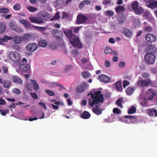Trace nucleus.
Instances as JSON below:
<instances>
[{
    "label": "nucleus",
    "instance_id": "nucleus-17",
    "mask_svg": "<svg viewBox=\"0 0 157 157\" xmlns=\"http://www.w3.org/2000/svg\"><path fill=\"white\" fill-rule=\"evenodd\" d=\"M123 33L126 37L128 38H131L132 35V31L128 29H124L123 30Z\"/></svg>",
    "mask_w": 157,
    "mask_h": 157
},
{
    "label": "nucleus",
    "instance_id": "nucleus-38",
    "mask_svg": "<svg viewBox=\"0 0 157 157\" xmlns=\"http://www.w3.org/2000/svg\"><path fill=\"white\" fill-rule=\"evenodd\" d=\"M136 111V108L134 106H132L128 110V113L129 114H133L135 113Z\"/></svg>",
    "mask_w": 157,
    "mask_h": 157
},
{
    "label": "nucleus",
    "instance_id": "nucleus-55",
    "mask_svg": "<svg viewBox=\"0 0 157 157\" xmlns=\"http://www.w3.org/2000/svg\"><path fill=\"white\" fill-rule=\"evenodd\" d=\"M121 112V110L117 108H114L113 109V112L114 114H118Z\"/></svg>",
    "mask_w": 157,
    "mask_h": 157
},
{
    "label": "nucleus",
    "instance_id": "nucleus-52",
    "mask_svg": "<svg viewBox=\"0 0 157 157\" xmlns=\"http://www.w3.org/2000/svg\"><path fill=\"white\" fill-rule=\"evenodd\" d=\"M144 32H151L152 31V28L151 26L147 27L144 29Z\"/></svg>",
    "mask_w": 157,
    "mask_h": 157
},
{
    "label": "nucleus",
    "instance_id": "nucleus-36",
    "mask_svg": "<svg viewBox=\"0 0 157 157\" xmlns=\"http://www.w3.org/2000/svg\"><path fill=\"white\" fill-rule=\"evenodd\" d=\"M30 21L32 23L39 24V18L37 17H31L29 18Z\"/></svg>",
    "mask_w": 157,
    "mask_h": 157
},
{
    "label": "nucleus",
    "instance_id": "nucleus-7",
    "mask_svg": "<svg viewBox=\"0 0 157 157\" xmlns=\"http://www.w3.org/2000/svg\"><path fill=\"white\" fill-rule=\"evenodd\" d=\"M52 35L57 39H61L63 37V33L57 29H55L52 31Z\"/></svg>",
    "mask_w": 157,
    "mask_h": 157
},
{
    "label": "nucleus",
    "instance_id": "nucleus-40",
    "mask_svg": "<svg viewBox=\"0 0 157 157\" xmlns=\"http://www.w3.org/2000/svg\"><path fill=\"white\" fill-rule=\"evenodd\" d=\"M49 46L52 49L54 50L57 48V45L56 42L52 41L49 44Z\"/></svg>",
    "mask_w": 157,
    "mask_h": 157
},
{
    "label": "nucleus",
    "instance_id": "nucleus-57",
    "mask_svg": "<svg viewBox=\"0 0 157 157\" xmlns=\"http://www.w3.org/2000/svg\"><path fill=\"white\" fill-rule=\"evenodd\" d=\"M130 82L126 80H124L123 81V86L124 88H125L126 86L129 85Z\"/></svg>",
    "mask_w": 157,
    "mask_h": 157
},
{
    "label": "nucleus",
    "instance_id": "nucleus-16",
    "mask_svg": "<svg viewBox=\"0 0 157 157\" xmlns=\"http://www.w3.org/2000/svg\"><path fill=\"white\" fill-rule=\"evenodd\" d=\"M20 22L23 24L25 28L28 29H32V25L30 23L28 22L27 21L23 19L20 20Z\"/></svg>",
    "mask_w": 157,
    "mask_h": 157
},
{
    "label": "nucleus",
    "instance_id": "nucleus-24",
    "mask_svg": "<svg viewBox=\"0 0 157 157\" xmlns=\"http://www.w3.org/2000/svg\"><path fill=\"white\" fill-rule=\"evenodd\" d=\"M10 28L13 30L17 32L19 28L17 26L15 23L13 22H12L9 24Z\"/></svg>",
    "mask_w": 157,
    "mask_h": 157
},
{
    "label": "nucleus",
    "instance_id": "nucleus-61",
    "mask_svg": "<svg viewBox=\"0 0 157 157\" xmlns=\"http://www.w3.org/2000/svg\"><path fill=\"white\" fill-rule=\"evenodd\" d=\"M2 69L4 71V72L5 73H7L8 72V69L6 66H3Z\"/></svg>",
    "mask_w": 157,
    "mask_h": 157
},
{
    "label": "nucleus",
    "instance_id": "nucleus-28",
    "mask_svg": "<svg viewBox=\"0 0 157 157\" xmlns=\"http://www.w3.org/2000/svg\"><path fill=\"white\" fill-rule=\"evenodd\" d=\"M144 11L143 8L141 7H138L134 11L135 13L136 14L140 15L142 14Z\"/></svg>",
    "mask_w": 157,
    "mask_h": 157
},
{
    "label": "nucleus",
    "instance_id": "nucleus-54",
    "mask_svg": "<svg viewBox=\"0 0 157 157\" xmlns=\"http://www.w3.org/2000/svg\"><path fill=\"white\" fill-rule=\"evenodd\" d=\"M53 86H59L60 87V89H59V90H60L61 89H64V87L61 84H58L57 83H56V82H54L52 83Z\"/></svg>",
    "mask_w": 157,
    "mask_h": 157
},
{
    "label": "nucleus",
    "instance_id": "nucleus-60",
    "mask_svg": "<svg viewBox=\"0 0 157 157\" xmlns=\"http://www.w3.org/2000/svg\"><path fill=\"white\" fill-rule=\"evenodd\" d=\"M106 14L110 16H112L114 15V13L111 10L108 11L106 12Z\"/></svg>",
    "mask_w": 157,
    "mask_h": 157
},
{
    "label": "nucleus",
    "instance_id": "nucleus-30",
    "mask_svg": "<svg viewBox=\"0 0 157 157\" xmlns=\"http://www.w3.org/2000/svg\"><path fill=\"white\" fill-rule=\"evenodd\" d=\"M92 111L94 113L97 115H100L102 113L100 108L98 107L93 108Z\"/></svg>",
    "mask_w": 157,
    "mask_h": 157
},
{
    "label": "nucleus",
    "instance_id": "nucleus-11",
    "mask_svg": "<svg viewBox=\"0 0 157 157\" xmlns=\"http://www.w3.org/2000/svg\"><path fill=\"white\" fill-rule=\"evenodd\" d=\"M87 84L86 83L83 82L82 84L78 86L76 88L78 93H82L86 90Z\"/></svg>",
    "mask_w": 157,
    "mask_h": 157
},
{
    "label": "nucleus",
    "instance_id": "nucleus-18",
    "mask_svg": "<svg viewBox=\"0 0 157 157\" xmlns=\"http://www.w3.org/2000/svg\"><path fill=\"white\" fill-rule=\"evenodd\" d=\"M146 6L148 8L153 10L155 8H157V2L152 0V1H151L150 3L146 5Z\"/></svg>",
    "mask_w": 157,
    "mask_h": 157
},
{
    "label": "nucleus",
    "instance_id": "nucleus-53",
    "mask_svg": "<svg viewBox=\"0 0 157 157\" xmlns=\"http://www.w3.org/2000/svg\"><path fill=\"white\" fill-rule=\"evenodd\" d=\"M27 8L29 10L32 12H34L37 10L36 8L32 6L27 7Z\"/></svg>",
    "mask_w": 157,
    "mask_h": 157
},
{
    "label": "nucleus",
    "instance_id": "nucleus-63",
    "mask_svg": "<svg viewBox=\"0 0 157 157\" xmlns=\"http://www.w3.org/2000/svg\"><path fill=\"white\" fill-rule=\"evenodd\" d=\"M125 65V63L124 62H121L118 64V66L120 67H122Z\"/></svg>",
    "mask_w": 157,
    "mask_h": 157
},
{
    "label": "nucleus",
    "instance_id": "nucleus-1",
    "mask_svg": "<svg viewBox=\"0 0 157 157\" xmlns=\"http://www.w3.org/2000/svg\"><path fill=\"white\" fill-rule=\"evenodd\" d=\"M79 29V27H73L69 29L64 30L63 33L74 47L81 48H82V45L80 43L78 37L72 33V32L76 33Z\"/></svg>",
    "mask_w": 157,
    "mask_h": 157
},
{
    "label": "nucleus",
    "instance_id": "nucleus-59",
    "mask_svg": "<svg viewBox=\"0 0 157 157\" xmlns=\"http://www.w3.org/2000/svg\"><path fill=\"white\" fill-rule=\"evenodd\" d=\"M13 91L15 93L19 94L21 93V91L20 90L17 88H15L13 90Z\"/></svg>",
    "mask_w": 157,
    "mask_h": 157
},
{
    "label": "nucleus",
    "instance_id": "nucleus-22",
    "mask_svg": "<svg viewBox=\"0 0 157 157\" xmlns=\"http://www.w3.org/2000/svg\"><path fill=\"white\" fill-rule=\"evenodd\" d=\"M148 114L150 116L157 117V110L153 109H150L148 111Z\"/></svg>",
    "mask_w": 157,
    "mask_h": 157
},
{
    "label": "nucleus",
    "instance_id": "nucleus-47",
    "mask_svg": "<svg viewBox=\"0 0 157 157\" xmlns=\"http://www.w3.org/2000/svg\"><path fill=\"white\" fill-rule=\"evenodd\" d=\"M112 49L110 48L106 47L105 50V54H109L112 53Z\"/></svg>",
    "mask_w": 157,
    "mask_h": 157
},
{
    "label": "nucleus",
    "instance_id": "nucleus-14",
    "mask_svg": "<svg viewBox=\"0 0 157 157\" xmlns=\"http://www.w3.org/2000/svg\"><path fill=\"white\" fill-rule=\"evenodd\" d=\"M146 97L147 99L152 100L154 95H155V93L154 92L152 89H149L147 92Z\"/></svg>",
    "mask_w": 157,
    "mask_h": 157
},
{
    "label": "nucleus",
    "instance_id": "nucleus-35",
    "mask_svg": "<svg viewBox=\"0 0 157 157\" xmlns=\"http://www.w3.org/2000/svg\"><path fill=\"white\" fill-rule=\"evenodd\" d=\"M124 117L129 119L132 122H133L137 119V117L133 116L126 115L124 116Z\"/></svg>",
    "mask_w": 157,
    "mask_h": 157
},
{
    "label": "nucleus",
    "instance_id": "nucleus-39",
    "mask_svg": "<svg viewBox=\"0 0 157 157\" xmlns=\"http://www.w3.org/2000/svg\"><path fill=\"white\" fill-rule=\"evenodd\" d=\"M116 87V89L119 90L121 91L122 90V88L121 86V81H119L117 82L115 85Z\"/></svg>",
    "mask_w": 157,
    "mask_h": 157
},
{
    "label": "nucleus",
    "instance_id": "nucleus-8",
    "mask_svg": "<svg viewBox=\"0 0 157 157\" xmlns=\"http://www.w3.org/2000/svg\"><path fill=\"white\" fill-rule=\"evenodd\" d=\"M33 86L34 89L35 90H37L39 88L38 84L35 80H32L31 84H27L26 86L27 88L30 91H32L33 90Z\"/></svg>",
    "mask_w": 157,
    "mask_h": 157
},
{
    "label": "nucleus",
    "instance_id": "nucleus-33",
    "mask_svg": "<svg viewBox=\"0 0 157 157\" xmlns=\"http://www.w3.org/2000/svg\"><path fill=\"white\" fill-rule=\"evenodd\" d=\"M90 2L89 0H83L80 2L79 5V8L82 9L85 4H90Z\"/></svg>",
    "mask_w": 157,
    "mask_h": 157
},
{
    "label": "nucleus",
    "instance_id": "nucleus-43",
    "mask_svg": "<svg viewBox=\"0 0 157 157\" xmlns=\"http://www.w3.org/2000/svg\"><path fill=\"white\" fill-rule=\"evenodd\" d=\"M47 45V43L45 40H40V47L45 48Z\"/></svg>",
    "mask_w": 157,
    "mask_h": 157
},
{
    "label": "nucleus",
    "instance_id": "nucleus-37",
    "mask_svg": "<svg viewBox=\"0 0 157 157\" xmlns=\"http://www.w3.org/2000/svg\"><path fill=\"white\" fill-rule=\"evenodd\" d=\"M6 26L5 24L2 23H0V33H3L5 31Z\"/></svg>",
    "mask_w": 157,
    "mask_h": 157
},
{
    "label": "nucleus",
    "instance_id": "nucleus-56",
    "mask_svg": "<svg viewBox=\"0 0 157 157\" xmlns=\"http://www.w3.org/2000/svg\"><path fill=\"white\" fill-rule=\"evenodd\" d=\"M89 61V60L87 58H83L81 60L82 63L84 64L88 63Z\"/></svg>",
    "mask_w": 157,
    "mask_h": 157
},
{
    "label": "nucleus",
    "instance_id": "nucleus-45",
    "mask_svg": "<svg viewBox=\"0 0 157 157\" xmlns=\"http://www.w3.org/2000/svg\"><path fill=\"white\" fill-rule=\"evenodd\" d=\"M9 11V9L5 7L0 8V13H7Z\"/></svg>",
    "mask_w": 157,
    "mask_h": 157
},
{
    "label": "nucleus",
    "instance_id": "nucleus-3",
    "mask_svg": "<svg viewBox=\"0 0 157 157\" xmlns=\"http://www.w3.org/2000/svg\"><path fill=\"white\" fill-rule=\"evenodd\" d=\"M145 62L148 64H152L154 63L155 60V56L150 53H147L144 56Z\"/></svg>",
    "mask_w": 157,
    "mask_h": 157
},
{
    "label": "nucleus",
    "instance_id": "nucleus-4",
    "mask_svg": "<svg viewBox=\"0 0 157 157\" xmlns=\"http://www.w3.org/2000/svg\"><path fill=\"white\" fill-rule=\"evenodd\" d=\"M87 17L83 14H79L77 17L76 24L79 25L85 23L87 20Z\"/></svg>",
    "mask_w": 157,
    "mask_h": 157
},
{
    "label": "nucleus",
    "instance_id": "nucleus-44",
    "mask_svg": "<svg viewBox=\"0 0 157 157\" xmlns=\"http://www.w3.org/2000/svg\"><path fill=\"white\" fill-rule=\"evenodd\" d=\"M21 5L20 4L16 3L13 6V9L15 10H20L21 8Z\"/></svg>",
    "mask_w": 157,
    "mask_h": 157
},
{
    "label": "nucleus",
    "instance_id": "nucleus-26",
    "mask_svg": "<svg viewBox=\"0 0 157 157\" xmlns=\"http://www.w3.org/2000/svg\"><path fill=\"white\" fill-rule=\"evenodd\" d=\"M14 43L15 44H18L21 43V37H19L18 36H16L14 37L13 38L12 37Z\"/></svg>",
    "mask_w": 157,
    "mask_h": 157
},
{
    "label": "nucleus",
    "instance_id": "nucleus-42",
    "mask_svg": "<svg viewBox=\"0 0 157 157\" xmlns=\"http://www.w3.org/2000/svg\"><path fill=\"white\" fill-rule=\"evenodd\" d=\"M49 14L48 13H45L44 14H42V12H40V24L43 22V20L41 19V17H48Z\"/></svg>",
    "mask_w": 157,
    "mask_h": 157
},
{
    "label": "nucleus",
    "instance_id": "nucleus-46",
    "mask_svg": "<svg viewBox=\"0 0 157 157\" xmlns=\"http://www.w3.org/2000/svg\"><path fill=\"white\" fill-rule=\"evenodd\" d=\"M143 16L147 18H148L151 17V15L149 11L146 10L144 13Z\"/></svg>",
    "mask_w": 157,
    "mask_h": 157
},
{
    "label": "nucleus",
    "instance_id": "nucleus-62",
    "mask_svg": "<svg viewBox=\"0 0 157 157\" xmlns=\"http://www.w3.org/2000/svg\"><path fill=\"white\" fill-rule=\"evenodd\" d=\"M31 96L34 99H36L37 98V95L35 93H30Z\"/></svg>",
    "mask_w": 157,
    "mask_h": 157
},
{
    "label": "nucleus",
    "instance_id": "nucleus-31",
    "mask_svg": "<svg viewBox=\"0 0 157 157\" xmlns=\"http://www.w3.org/2000/svg\"><path fill=\"white\" fill-rule=\"evenodd\" d=\"M132 5V9L134 11L137 9L139 6V3L138 2L136 1H134L132 2L131 3Z\"/></svg>",
    "mask_w": 157,
    "mask_h": 157
},
{
    "label": "nucleus",
    "instance_id": "nucleus-10",
    "mask_svg": "<svg viewBox=\"0 0 157 157\" xmlns=\"http://www.w3.org/2000/svg\"><path fill=\"white\" fill-rule=\"evenodd\" d=\"M26 48L28 51L33 52L35 51L37 49L38 45L35 43H31L27 45Z\"/></svg>",
    "mask_w": 157,
    "mask_h": 157
},
{
    "label": "nucleus",
    "instance_id": "nucleus-27",
    "mask_svg": "<svg viewBox=\"0 0 157 157\" xmlns=\"http://www.w3.org/2000/svg\"><path fill=\"white\" fill-rule=\"evenodd\" d=\"M65 2V0H56L54 2V4L56 6H59L63 5Z\"/></svg>",
    "mask_w": 157,
    "mask_h": 157
},
{
    "label": "nucleus",
    "instance_id": "nucleus-51",
    "mask_svg": "<svg viewBox=\"0 0 157 157\" xmlns=\"http://www.w3.org/2000/svg\"><path fill=\"white\" fill-rule=\"evenodd\" d=\"M47 29V27H40V32H41L42 33L45 35H47V33L45 32V31H46Z\"/></svg>",
    "mask_w": 157,
    "mask_h": 157
},
{
    "label": "nucleus",
    "instance_id": "nucleus-2",
    "mask_svg": "<svg viewBox=\"0 0 157 157\" xmlns=\"http://www.w3.org/2000/svg\"><path fill=\"white\" fill-rule=\"evenodd\" d=\"M90 95L91 99H89V104L92 107L94 105L98 104L99 102H103L104 101L103 95L101 94V91L94 92L91 91L88 94V96Z\"/></svg>",
    "mask_w": 157,
    "mask_h": 157
},
{
    "label": "nucleus",
    "instance_id": "nucleus-32",
    "mask_svg": "<svg viewBox=\"0 0 157 157\" xmlns=\"http://www.w3.org/2000/svg\"><path fill=\"white\" fill-rule=\"evenodd\" d=\"M60 12H58L56 13L53 17L50 19V21H52L54 20H58L60 17Z\"/></svg>",
    "mask_w": 157,
    "mask_h": 157
},
{
    "label": "nucleus",
    "instance_id": "nucleus-21",
    "mask_svg": "<svg viewBox=\"0 0 157 157\" xmlns=\"http://www.w3.org/2000/svg\"><path fill=\"white\" fill-rule=\"evenodd\" d=\"M125 9V8L124 6H116L115 10L117 13L120 14L122 13Z\"/></svg>",
    "mask_w": 157,
    "mask_h": 157
},
{
    "label": "nucleus",
    "instance_id": "nucleus-34",
    "mask_svg": "<svg viewBox=\"0 0 157 157\" xmlns=\"http://www.w3.org/2000/svg\"><path fill=\"white\" fill-rule=\"evenodd\" d=\"M31 36V35L29 33L24 34L23 36L21 37V40L22 41L27 40L30 39Z\"/></svg>",
    "mask_w": 157,
    "mask_h": 157
},
{
    "label": "nucleus",
    "instance_id": "nucleus-6",
    "mask_svg": "<svg viewBox=\"0 0 157 157\" xmlns=\"http://www.w3.org/2000/svg\"><path fill=\"white\" fill-rule=\"evenodd\" d=\"M137 86L140 88L147 86L152 83L150 79L147 80H143L141 79L138 80L137 82Z\"/></svg>",
    "mask_w": 157,
    "mask_h": 157
},
{
    "label": "nucleus",
    "instance_id": "nucleus-15",
    "mask_svg": "<svg viewBox=\"0 0 157 157\" xmlns=\"http://www.w3.org/2000/svg\"><path fill=\"white\" fill-rule=\"evenodd\" d=\"M19 68L22 72H25L29 70V66L28 64H22L19 66Z\"/></svg>",
    "mask_w": 157,
    "mask_h": 157
},
{
    "label": "nucleus",
    "instance_id": "nucleus-12",
    "mask_svg": "<svg viewBox=\"0 0 157 157\" xmlns=\"http://www.w3.org/2000/svg\"><path fill=\"white\" fill-rule=\"evenodd\" d=\"M99 78L101 81L104 83H107L110 81V78L109 77L104 74H101L98 76Z\"/></svg>",
    "mask_w": 157,
    "mask_h": 157
},
{
    "label": "nucleus",
    "instance_id": "nucleus-13",
    "mask_svg": "<svg viewBox=\"0 0 157 157\" xmlns=\"http://www.w3.org/2000/svg\"><path fill=\"white\" fill-rule=\"evenodd\" d=\"M145 38L147 41L150 42H153L156 40L155 36L152 34H147L145 36Z\"/></svg>",
    "mask_w": 157,
    "mask_h": 157
},
{
    "label": "nucleus",
    "instance_id": "nucleus-23",
    "mask_svg": "<svg viewBox=\"0 0 157 157\" xmlns=\"http://www.w3.org/2000/svg\"><path fill=\"white\" fill-rule=\"evenodd\" d=\"M90 114L89 112L85 111L82 113L80 117L82 119H88L90 117Z\"/></svg>",
    "mask_w": 157,
    "mask_h": 157
},
{
    "label": "nucleus",
    "instance_id": "nucleus-20",
    "mask_svg": "<svg viewBox=\"0 0 157 157\" xmlns=\"http://www.w3.org/2000/svg\"><path fill=\"white\" fill-rule=\"evenodd\" d=\"M12 81L17 84H20L21 83L22 81L19 77L17 76L13 75L12 76Z\"/></svg>",
    "mask_w": 157,
    "mask_h": 157
},
{
    "label": "nucleus",
    "instance_id": "nucleus-5",
    "mask_svg": "<svg viewBox=\"0 0 157 157\" xmlns=\"http://www.w3.org/2000/svg\"><path fill=\"white\" fill-rule=\"evenodd\" d=\"M9 57L11 61L15 62L19 61L20 60L19 54L16 52H10L9 54Z\"/></svg>",
    "mask_w": 157,
    "mask_h": 157
},
{
    "label": "nucleus",
    "instance_id": "nucleus-9",
    "mask_svg": "<svg viewBox=\"0 0 157 157\" xmlns=\"http://www.w3.org/2000/svg\"><path fill=\"white\" fill-rule=\"evenodd\" d=\"M157 48L152 43H150L147 44L145 48V52L147 53H150L153 54L156 52Z\"/></svg>",
    "mask_w": 157,
    "mask_h": 157
},
{
    "label": "nucleus",
    "instance_id": "nucleus-64",
    "mask_svg": "<svg viewBox=\"0 0 157 157\" xmlns=\"http://www.w3.org/2000/svg\"><path fill=\"white\" fill-rule=\"evenodd\" d=\"M71 52L75 55H76L78 54V51L76 49H72L71 51Z\"/></svg>",
    "mask_w": 157,
    "mask_h": 157
},
{
    "label": "nucleus",
    "instance_id": "nucleus-19",
    "mask_svg": "<svg viewBox=\"0 0 157 157\" xmlns=\"http://www.w3.org/2000/svg\"><path fill=\"white\" fill-rule=\"evenodd\" d=\"M12 37L11 36H5L3 38L0 37V44H2L4 42H7L8 40H11Z\"/></svg>",
    "mask_w": 157,
    "mask_h": 157
},
{
    "label": "nucleus",
    "instance_id": "nucleus-48",
    "mask_svg": "<svg viewBox=\"0 0 157 157\" xmlns=\"http://www.w3.org/2000/svg\"><path fill=\"white\" fill-rule=\"evenodd\" d=\"M9 112V109H6L3 110L0 109V113L2 115L4 116H5L6 113H7Z\"/></svg>",
    "mask_w": 157,
    "mask_h": 157
},
{
    "label": "nucleus",
    "instance_id": "nucleus-58",
    "mask_svg": "<svg viewBox=\"0 0 157 157\" xmlns=\"http://www.w3.org/2000/svg\"><path fill=\"white\" fill-rule=\"evenodd\" d=\"M149 75L146 73H143L142 74V77L145 78H147V79L149 77Z\"/></svg>",
    "mask_w": 157,
    "mask_h": 157
},
{
    "label": "nucleus",
    "instance_id": "nucleus-50",
    "mask_svg": "<svg viewBox=\"0 0 157 157\" xmlns=\"http://www.w3.org/2000/svg\"><path fill=\"white\" fill-rule=\"evenodd\" d=\"M45 91L49 96H53L55 95V94L54 92L50 90H46Z\"/></svg>",
    "mask_w": 157,
    "mask_h": 157
},
{
    "label": "nucleus",
    "instance_id": "nucleus-29",
    "mask_svg": "<svg viewBox=\"0 0 157 157\" xmlns=\"http://www.w3.org/2000/svg\"><path fill=\"white\" fill-rule=\"evenodd\" d=\"M3 87L5 88L9 89L11 86V82L8 80H5L3 82Z\"/></svg>",
    "mask_w": 157,
    "mask_h": 157
},
{
    "label": "nucleus",
    "instance_id": "nucleus-25",
    "mask_svg": "<svg viewBox=\"0 0 157 157\" xmlns=\"http://www.w3.org/2000/svg\"><path fill=\"white\" fill-rule=\"evenodd\" d=\"M134 89L133 87L130 86L128 87L126 89V93L128 95H131L134 92Z\"/></svg>",
    "mask_w": 157,
    "mask_h": 157
},
{
    "label": "nucleus",
    "instance_id": "nucleus-49",
    "mask_svg": "<svg viewBox=\"0 0 157 157\" xmlns=\"http://www.w3.org/2000/svg\"><path fill=\"white\" fill-rule=\"evenodd\" d=\"M122 101V98H119L116 101V104L121 108H123V106L121 104Z\"/></svg>",
    "mask_w": 157,
    "mask_h": 157
},
{
    "label": "nucleus",
    "instance_id": "nucleus-41",
    "mask_svg": "<svg viewBox=\"0 0 157 157\" xmlns=\"http://www.w3.org/2000/svg\"><path fill=\"white\" fill-rule=\"evenodd\" d=\"M82 77L85 78H88L90 76V74L87 71H84L82 72Z\"/></svg>",
    "mask_w": 157,
    "mask_h": 157
}]
</instances>
